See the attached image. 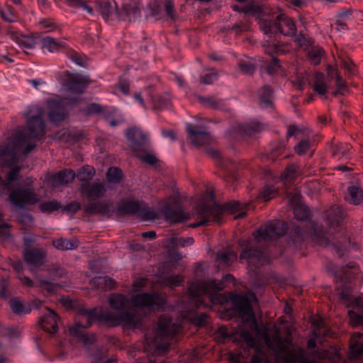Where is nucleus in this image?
<instances>
[{
    "instance_id": "1",
    "label": "nucleus",
    "mask_w": 363,
    "mask_h": 363,
    "mask_svg": "<svg viewBox=\"0 0 363 363\" xmlns=\"http://www.w3.org/2000/svg\"><path fill=\"white\" fill-rule=\"evenodd\" d=\"M232 302L242 322L249 323L251 328L257 332L268 347L276 353L283 354V360L285 363H316V359H322L328 356V352L326 350L318 349L307 354L301 347L290 348L291 341L289 338H282L278 330H272L265 326L259 327L250 301L245 295L233 296Z\"/></svg>"
},
{
    "instance_id": "2",
    "label": "nucleus",
    "mask_w": 363,
    "mask_h": 363,
    "mask_svg": "<svg viewBox=\"0 0 363 363\" xmlns=\"http://www.w3.org/2000/svg\"><path fill=\"white\" fill-rule=\"evenodd\" d=\"M43 116V111L40 107L37 106H30L28 112L25 113L29 134L26 135L21 131L16 133L12 141L1 150L0 156L3 157L8 155L11 157V160L15 162L18 151L24 146L25 149L23 154L27 155L29 153L36 145L35 143H30V140L31 139H40L45 133Z\"/></svg>"
},
{
    "instance_id": "3",
    "label": "nucleus",
    "mask_w": 363,
    "mask_h": 363,
    "mask_svg": "<svg viewBox=\"0 0 363 363\" xmlns=\"http://www.w3.org/2000/svg\"><path fill=\"white\" fill-rule=\"evenodd\" d=\"M287 225L281 220L269 222L260 228L253 235L254 240L247 241L242 244V250L240 259H246L250 265L259 267L269 262L270 258L265 252L257 250V245L262 240H274L283 236L287 230Z\"/></svg>"
},
{
    "instance_id": "4",
    "label": "nucleus",
    "mask_w": 363,
    "mask_h": 363,
    "mask_svg": "<svg viewBox=\"0 0 363 363\" xmlns=\"http://www.w3.org/2000/svg\"><path fill=\"white\" fill-rule=\"evenodd\" d=\"M358 273V269L353 262H350L342 267L339 272L337 289L340 290V299L347 306L352 307V310L348 311L350 323L353 325H358L363 323V298H354L352 296V287L349 281L354 274Z\"/></svg>"
},
{
    "instance_id": "5",
    "label": "nucleus",
    "mask_w": 363,
    "mask_h": 363,
    "mask_svg": "<svg viewBox=\"0 0 363 363\" xmlns=\"http://www.w3.org/2000/svg\"><path fill=\"white\" fill-rule=\"evenodd\" d=\"M251 11L253 14H259V28L265 35L271 37L278 33L286 36H293L296 34L295 23L285 14L274 16L269 8L262 6H248L244 9L245 13Z\"/></svg>"
},
{
    "instance_id": "6",
    "label": "nucleus",
    "mask_w": 363,
    "mask_h": 363,
    "mask_svg": "<svg viewBox=\"0 0 363 363\" xmlns=\"http://www.w3.org/2000/svg\"><path fill=\"white\" fill-rule=\"evenodd\" d=\"M242 204L237 201H230L224 206L216 203L214 196L211 193H207L204 197L199 201L195 208L197 218L199 221L191 224L190 228H196L201 225H206L211 220V218L216 223H219V216L225 210L239 211Z\"/></svg>"
},
{
    "instance_id": "7",
    "label": "nucleus",
    "mask_w": 363,
    "mask_h": 363,
    "mask_svg": "<svg viewBox=\"0 0 363 363\" xmlns=\"http://www.w3.org/2000/svg\"><path fill=\"white\" fill-rule=\"evenodd\" d=\"M111 307L118 313L108 310L100 311V318L113 324H123L128 327H136L140 322V317L132 312L124 311L130 306V300L122 294H112L108 299Z\"/></svg>"
},
{
    "instance_id": "8",
    "label": "nucleus",
    "mask_w": 363,
    "mask_h": 363,
    "mask_svg": "<svg viewBox=\"0 0 363 363\" xmlns=\"http://www.w3.org/2000/svg\"><path fill=\"white\" fill-rule=\"evenodd\" d=\"M180 325L173 323L172 319L167 315L160 316L155 325L152 337H146V340L155 350L164 351L170 344L174 334L179 332Z\"/></svg>"
},
{
    "instance_id": "9",
    "label": "nucleus",
    "mask_w": 363,
    "mask_h": 363,
    "mask_svg": "<svg viewBox=\"0 0 363 363\" xmlns=\"http://www.w3.org/2000/svg\"><path fill=\"white\" fill-rule=\"evenodd\" d=\"M118 211L121 214L137 215L143 220H153L157 213L147 208L143 202L135 200H123L118 204Z\"/></svg>"
},
{
    "instance_id": "10",
    "label": "nucleus",
    "mask_w": 363,
    "mask_h": 363,
    "mask_svg": "<svg viewBox=\"0 0 363 363\" xmlns=\"http://www.w3.org/2000/svg\"><path fill=\"white\" fill-rule=\"evenodd\" d=\"M224 288V283L220 280H196L191 284L189 291L191 299L194 300L211 292L222 291Z\"/></svg>"
},
{
    "instance_id": "11",
    "label": "nucleus",
    "mask_w": 363,
    "mask_h": 363,
    "mask_svg": "<svg viewBox=\"0 0 363 363\" xmlns=\"http://www.w3.org/2000/svg\"><path fill=\"white\" fill-rule=\"evenodd\" d=\"M9 201L16 206L24 208L26 205L36 203L38 199L37 194L32 189H17L11 192Z\"/></svg>"
},
{
    "instance_id": "12",
    "label": "nucleus",
    "mask_w": 363,
    "mask_h": 363,
    "mask_svg": "<svg viewBox=\"0 0 363 363\" xmlns=\"http://www.w3.org/2000/svg\"><path fill=\"white\" fill-rule=\"evenodd\" d=\"M126 138L130 142L133 152H145L147 150L148 135L139 128H130L126 130Z\"/></svg>"
},
{
    "instance_id": "13",
    "label": "nucleus",
    "mask_w": 363,
    "mask_h": 363,
    "mask_svg": "<svg viewBox=\"0 0 363 363\" xmlns=\"http://www.w3.org/2000/svg\"><path fill=\"white\" fill-rule=\"evenodd\" d=\"M186 130L191 143L196 147L211 144L213 140L209 132L201 130L198 126L188 123Z\"/></svg>"
},
{
    "instance_id": "14",
    "label": "nucleus",
    "mask_w": 363,
    "mask_h": 363,
    "mask_svg": "<svg viewBox=\"0 0 363 363\" xmlns=\"http://www.w3.org/2000/svg\"><path fill=\"white\" fill-rule=\"evenodd\" d=\"M23 255L25 262L31 267H40L45 263L46 251L43 248L26 247Z\"/></svg>"
},
{
    "instance_id": "15",
    "label": "nucleus",
    "mask_w": 363,
    "mask_h": 363,
    "mask_svg": "<svg viewBox=\"0 0 363 363\" xmlns=\"http://www.w3.org/2000/svg\"><path fill=\"white\" fill-rule=\"evenodd\" d=\"M218 334L223 338L232 336L233 341L240 340L244 342L250 347H253L255 345L252 335L247 330L243 329L242 326L235 328L233 332H229L227 328L221 327L218 329Z\"/></svg>"
},
{
    "instance_id": "16",
    "label": "nucleus",
    "mask_w": 363,
    "mask_h": 363,
    "mask_svg": "<svg viewBox=\"0 0 363 363\" xmlns=\"http://www.w3.org/2000/svg\"><path fill=\"white\" fill-rule=\"evenodd\" d=\"M97 318H100V313H98L96 308L91 309L82 308L77 313L74 328L80 330L89 328Z\"/></svg>"
},
{
    "instance_id": "17",
    "label": "nucleus",
    "mask_w": 363,
    "mask_h": 363,
    "mask_svg": "<svg viewBox=\"0 0 363 363\" xmlns=\"http://www.w3.org/2000/svg\"><path fill=\"white\" fill-rule=\"evenodd\" d=\"M161 213L166 220L172 223L184 222L191 218L189 213L179 208L174 209L167 203L161 208Z\"/></svg>"
},
{
    "instance_id": "18",
    "label": "nucleus",
    "mask_w": 363,
    "mask_h": 363,
    "mask_svg": "<svg viewBox=\"0 0 363 363\" xmlns=\"http://www.w3.org/2000/svg\"><path fill=\"white\" fill-rule=\"evenodd\" d=\"M67 76V86L69 91L77 94H82L87 85L91 82L87 77L78 74L68 73Z\"/></svg>"
},
{
    "instance_id": "19",
    "label": "nucleus",
    "mask_w": 363,
    "mask_h": 363,
    "mask_svg": "<svg viewBox=\"0 0 363 363\" xmlns=\"http://www.w3.org/2000/svg\"><path fill=\"white\" fill-rule=\"evenodd\" d=\"M82 194L89 201L104 196L106 191L105 184L99 182L85 183L80 187Z\"/></svg>"
},
{
    "instance_id": "20",
    "label": "nucleus",
    "mask_w": 363,
    "mask_h": 363,
    "mask_svg": "<svg viewBox=\"0 0 363 363\" xmlns=\"http://www.w3.org/2000/svg\"><path fill=\"white\" fill-rule=\"evenodd\" d=\"M162 298L157 294H140L132 297V304L135 307L143 308L160 305Z\"/></svg>"
},
{
    "instance_id": "21",
    "label": "nucleus",
    "mask_w": 363,
    "mask_h": 363,
    "mask_svg": "<svg viewBox=\"0 0 363 363\" xmlns=\"http://www.w3.org/2000/svg\"><path fill=\"white\" fill-rule=\"evenodd\" d=\"M49 103L50 108L49 113L50 121L53 123H59L62 121L67 116V112L64 105L68 104L69 102L66 101L65 99L61 101L52 100ZM74 103V101L70 102V104Z\"/></svg>"
},
{
    "instance_id": "22",
    "label": "nucleus",
    "mask_w": 363,
    "mask_h": 363,
    "mask_svg": "<svg viewBox=\"0 0 363 363\" xmlns=\"http://www.w3.org/2000/svg\"><path fill=\"white\" fill-rule=\"evenodd\" d=\"M9 35L23 50L26 55L30 54L29 50L34 49L35 46V38L32 36L23 35L17 31L9 32Z\"/></svg>"
},
{
    "instance_id": "23",
    "label": "nucleus",
    "mask_w": 363,
    "mask_h": 363,
    "mask_svg": "<svg viewBox=\"0 0 363 363\" xmlns=\"http://www.w3.org/2000/svg\"><path fill=\"white\" fill-rule=\"evenodd\" d=\"M40 325L44 330L50 333H55L58 329L57 315L55 311L50 309L41 318Z\"/></svg>"
},
{
    "instance_id": "24",
    "label": "nucleus",
    "mask_w": 363,
    "mask_h": 363,
    "mask_svg": "<svg viewBox=\"0 0 363 363\" xmlns=\"http://www.w3.org/2000/svg\"><path fill=\"white\" fill-rule=\"evenodd\" d=\"M140 16V9L135 2L125 4L121 12L118 13L121 20L133 21Z\"/></svg>"
},
{
    "instance_id": "25",
    "label": "nucleus",
    "mask_w": 363,
    "mask_h": 363,
    "mask_svg": "<svg viewBox=\"0 0 363 363\" xmlns=\"http://www.w3.org/2000/svg\"><path fill=\"white\" fill-rule=\"evenodd\" d=\"M345 216V213L339 205H334L326 212L328 223L333 228L339 225Z\"/></svg>"
},
{
    "instance_id": "26",
    "label": "nucleus",
    "mask_w": 363,
    "mask_h": 363,
    "mask_svg": "<svg viewBox=\"0 0 363 363\" xmlns=\"http://www.w3.org/2000/svg\"><path fill=\"white\" fill-rule=\"evenodd\" d=\"M41 48L46 50L49 52H57L65 47L64 43L57 38L45 36L40 39Z\"/></svg>"
},
{
    "instance_id": "27",
    "label": "nucleus",
    "mask_w": 363,
    "mask_h": 363,
    "mask_svg": "<svg viewBox=\"0 0 363 363\" xmlns=\"http://www.w3.org/2000/svg\"><path fill=\"white\" fill-rule=\"evenodd\" d=\"M96 10L106 19H109L114 15L118 16V13L116 11V5L113 6L109 1L100 0L97 1Z\"/></svg>"
},
{
    "instance_id": "28",
    "label": "nucleus",
    "mask_w": 363,
    "mask_h": 363,
    "mask_svg": "<svg viewBox=\"0 0 363 363\" xmlns=\"http://www.w3.org/2000/svg\"><path fill=\"white\" fill-rule=\"evenodd\" d=\"M75 177V173L72 170H62L52 177L54 186L66 185L72 182Z\"/></svg>"
},
{
    "instance_id": "29",
    "label": "nucleus",
    "mask_w": 363,
    "mask_h": 363,
    "mask_svg": "<svg viewBox=\"0 0 363 363\" xmlns=\"http://www.w3.org/2000/svg\"><path fill=\"white\" fill-rule=\"evenodd\" d=\"M345 199L350 203L359 205L363 201V190L357 186H352L347 188V195Z\"/></svg>"
},
{
    "instance_id": "30",
    "label": "nucleus",
    "mask_w": 363,
    "mask_h": 363,
    "mask_svg": "<svg viewBox=\"0 0 363 363\" xmlns=\"http://www.w3.org/2000/svg\"><path fill=\"white\" fill-rule=\"evenodd\" d=\"M350 348V355L352 358H357L363 354V335L362 334L354 335Z\"/></svg>"
},
{
    "instance_id": "31",
    "label": "nucleus",
    "mask_w": 363,
    "mask_h": 363,
    "mask_svg": "<svg viewBox=\"0 0 363 363\" xmlns=\"http://www.w3.org/2000/svg\"><path fill=\"white\" fill-rule=\"evenodd\" d=\"M313 89L320 95H324L328 92V85L323 73H315L313 83Z\"/></svg>"
},
{
    "instance_id": "32",
    "label": "nucleus",
    "mask_w": 363,
    "mask_h": 363,
    "mask_svg": "<svg viewBox=\"0 0 363 363\" xmlns=\"http://www.w3.org/2000/svg\"><path fill=\"white\" fill-rule=\"evenodd\" d=\"M108 203L104 201L90 202L85 208V211L89 214L105 215L109 212Z\"/></svg>"
},
{
    "instance_id": "33",
    "label": "nucleus",
    "mask_w": 363,
    "mask_h": 363,
    "mask_svg": "<svg viewBox=\"0 0 363 363\" xmlns=\"http://www.w3.org/2000/svg\"><path fill=\"white\" fill-rule=\"evenodd\" d=\"M272 89L269 86L265 85L259 91V104L262 108H272Z\"/></svg>"
},
{
    "instance_id": "34",
    "label": "nucleus",
    "mask_w": 363,
    "mask_h": 363,
    "mask_svg": "<svg viewBox=\"0 0 363 363\" xmlns=\"http://www.w3.org/2000/svg\"><path fill=\"white\" fill-rule=\"evenodd\" d=\"M53 246L59 250H69L77 247L78 242L76 239L67 240L58 238L52 241Z\"/></svg>"
},
{
    "instance_id": "35",
    "label": "nucleus",
    "mask_w": 363,
    "mask_h": 363,
    "mask_svg": "<svg viewBox=\"0 0 363 363\" xmlns=\"http://www.w3.org/2000/svg\"><path fill=\"white\" fill-rule=\"evenodd\" d=\"M199 100L206 107L213 109L225 110V103L223 100L214 97H199Z\"/></svg>"
},
{
    "instance_id": "36",
    "label": "nucleus",
    "mask_w": 363,
    "mask_h": 363,
    "mask_svg": "<svg viewBox=\"0 0 363 363\" xmlns=\"http://www.w3.org/2000/svg\"><path fill=\"white\" fill-rule=\"evenodd\" d=\"M160 282L166 286L174 288L183 282V277L181 275H165L160 277Z\"/></svg>"
},
{
    "instance_id": "37",
    "label": "nucleus",
    "mask_w": 363,
    "mask_h": 363,
    "mask_svg": "<svg viewBox=\"0 0 363 363\" xmlns=\"http://www.w3.org/2000/svg\"><path fill=\"white\" fill-rule=\"evenodd\" d=\"M217 257L224 264L229 265L237 259V254L230 248H227L218 251Z\"/></svg>"
},
{
    "instance_id": "38",
    "label": "nucleus",
    "mask_w": 363,
    "mask_h": 363,
    "mask_svg": "<svg viewBox=\"0 0 363 363\" xmlns=\"http://www.w3.org/2000/svg\"><path fill=\"white\" fill-rule=\"evenodd\" d=\"M70 333L77 337L86 345H91L95 340V336L94 335H88L85 333L83 330L77 328H71Z\"/></svg>"
},
{
    "instance_id": "39",
    "label": "nucleus",
    "mask_w": 363,
    "mask_h": 363,
    "mask_svg": "<svg viewBox=\"0 0 363 363\" xmlns=\"http://www.w3.org/2000/svg\"><path fill=\"white\" fill-rule=\"evenodd\" d=\"M94 174V167L86 165L80 169L75 176L79 181L87 182L91 179Z\"/></svg>"
},
{
    "instance_id": "40",
    "label": "nucleus",
    "mask_w": 363,
    "mask_h": 363,
    "mask_svg": "<svg viewBox=\"0 0 363 363\" xmlns=\"http://www.w3.org/2000/svg\"><path fill=\"white\" fill-rule=\"evenodd\" d=\"M93 283L101 289H112L115 286V281L108 277H99L93 279Z\"/></svg>"
},
{
    "instance_id": "41",
    "label": "nucleus",
    "mask_w": 363,
    "mask_h": 363,
    "mask_svg": "<svg viewBox=\"0 0 363 363\" xmlns=\"http://www.w3.org/2000/svg\"><path fill=\"white\" fill-rule=\"evenodd\" d=\"M238 65L240 72L244 74L251 75L255 71V64L248 59L240 60Z\"/></svg>"
},
{
    "instance_id": "42",
    "label": "nucleus",
    "mask_w": 363,
    "mask_h": 363,
    "mask_svg": "<svg viewBox=\"0 0 363 363\" xmlns=\"http://www.w3.org/2000/svg\"><path fill=\"white\" fill-rule=\"evenodd\" d=\"M194 239L192 238L172 237L169 239L168 243L174 247H186L192 245Z\"/></svg>"
},
{
    "instance_id": "43",
    "label": "nucleus",
    "mask_w": 363,
    "mask_h": 363,
    "mask_svg": "<svg viewBox=\"0 0 363 363\" xmlns=\"http://www.w3.org/2000/svg\"><path fill=\"white\" fill-rule=\"evenodd\" d=\"M278 194V189L272 185H265L259 193V196L265 201L271 200L277 196Z\"/></svg>"
},
{
    "instance_id": "44",
    "label": "nucleus",
    "mask_w": 363,
    "mask_h": 363,
    "mask_svg": "<svg viewBox=\"0 0 363 363\" xmlns=\"http://www.w3.org/2000/svg\"><path fill=\"white\" fill-rule=\"evenodd\" d=\"M122 177V172L116 167H110L106 173L107 180L113 184L118 183Z\"/></svg>"
},
{
    "instance_id": "45",
    "label": "nucleus",
    "mask_w": 363,
    "mask_h": 363,
    "mask_svg": "<svg viewBox=\"0 0 363 363\" xmlns=\"http://www.w3.org/2000/svg\"><path fill=\"white\" fill-rule=\"evenodd\" d=\"M295 218L298 220H305L309 216L308 207L304 205H296L294 208Z\"/></svg>"
},
{
    "instance_id": "46",
    "label": "nucleus",
    "mask_w": 363,
    "mask_h": 363,
    "mask_svg": "<svg viewBox=\"0 0 363 363\" xmlns=\"http://www.w3.org/2000/svg\"><path fill=\"white\" fill-rule=\"evenodd\" d=\"M323 53V50L319 47H313L308 51V55L312 63L318 65L320 62V58Z\"/></svg>"
},
{
    "instance_id": "47",
    "label": "nucleus",
    "mask_w": 363,
    "mask_h": 363,
    "mask_svg": "<svg viewBox=\"0 0 363 363\" xmlns=\"http://www.w3.org/2000/svg\"><path fill=\"white\" fill-rule=\"evenodd\" d=\"M39 26L46 33L54 32L59 29L57 25L50 18H43L39 21Z\"/></svg>"
},
{
    "instance_id": "48",
    "label": "nucleus",
    "mask_w": 363,
    "mask_h": 363,
    "mask_svg": "<svg viewBox=\"0 0 363 363\" xmlns=\"http://www.w3.org/2000/svg\"><path fill=\"white\" fill-rule=\"evenodd\" d=\"M137 157H139L143 162L154 165L157 163V159L152 153L147 152V150L145 152H135Z\"/></svg>"
},
{
    "instance_id": "49",
    "label": "nucleus",
    "mask_w": 363,
    "mask_h": 363,
    "mask_svg": "<svg viewBox=\"0 0 363 363\" xmlns=\"http://www.w3.org/2000/svg\"><path fill=\"white\" fill-rule=\"evenodd\" d=\"M262 129V125L259 122L252 121L246 123L243 126V131L245 134L251 135L255 133L259 132Z\"/></svg>"
},
{
    "instance_id": "50",
    "label": "nucleus",
    "mask_w": 363,
    "mask_h": 363,
    "mask_svg": "<svg viewBox=\"0 0 363 363\" xmlns=\"http://www.w3.org/2000/svg\"><path fill=\"white\" fill-rule=\"evenodd\" d=\"M60 207V203L55 201L45 202L40 205L41 211L46 213H51L55 210H58Z\"/></svg>"
},
{
    "instance_id": "51",
    "label": "nucleus",
    "mask_w": 363,
    "mask_h": 363,
    "mask_svg": "<svg viewBox=\"0 0 363 363\" xmlns=\"http://www.w3.org/2000/svg\"><path fill=\"white\" fill-rule=\"evenodd\" d=\"M0 333L1 335L5 336L6 337L13 338L17 337L19 335L20 332L16 328L6 327L1 329Z\"/></svg>"
},
{
    "instance_id": "52",
    "label": "nucleus",
    "mask_w": 363,
    "mask_h": 363,
    "mask_svg": "<svg viewBox=\"0 0 363 363\" xmlns=\"http://www.w3.org/2000/svg\"><path fill=\"white\" fill-rule=\"evenodd\" d=\"M67 57L77 65L81 67H85L84 58L79 53L74 51H70L67 53Z\"/></svg>"
},
{
    "instance_id": "53",
    "label": "nucleus",
    "mask_w": 363,
    "mask_h": 363,
    "mask_svg": "<svg viewBox=\"0 0 363 363\" xmlns=\"http://www.w3.org/2000/svg\"><path fill=\"white\" fill-rule=\"evenodd\" d=\"M35 279V286L43 288L48 291H54L55 287L50 281L47 279H40L38 277H37Z\"/></svg>"
},
{
    "instance_id": "54",
    "label": "nucleus",
    "mask_w": 363,
    "mask_h": 363,
    "mask_svg": "<svg viewBox=\"0 0 363 363\" xmlns=\"http://www.w3.org/2000/svg\"><path fill=\"white\" fill-rule=\"evenodd\" d=\"M350 150L348 145H340L336 146L333 150V156L337 157L339 159L345 156Z\"/></svg>"
},
{
    "instance_id": "55",
    "label": "nucleus",
    "mask_w": 363,
    "mask_h": 363,
    "mask_svg": "<svg viewBox=\"0 0 363 363\" xmlns=\"http://www.w3.org/2000/svg\"><path fill=\"white\" fill-rule=\"evenodd\" d=\"M10 307L12 311L16 314H20L23 311V303L17 298H13L10 301Z\"/></svg>"
},
{
    "instance_id": "56",
    "label": "nucleus",
    "mask_w": 363,
    "mask_h": 363,
    "mask_svg": "<svg viewBox=\"0 0 363 363\" xmlns=\"http://www.w3.org/2000/svg\"><path fill=\"white\" fill-rule=\"evenodd\" d=\"M279 60L277 58H273L272 60L266 65L265 70L268 74L272 75L279 69Z\"/></svg>"
},
{
    "instance_id": "57",
    "label": "nucleus",
    "mask_w": 363,
    "mask_h": 363,
    "mask_svg": "<svg viewBox=\"0 0 363 363\" xmlns=\"http://www.w3.org/2000/svg\"><path fill=\"white\" fill-rule=\"evenodd\" d=\"M2 18L7 22H14L16 16L11 7H8L6 11H1Z\"/></svg>"
},
{
    "instance_id": "58",
    "label": "nucleus",
    "mask_w": 363,
    "mask_h": 363,
    "mask_svg": "<svg viewBox=\"0 0 363 363\" xmlns=\"http://www.w3.org/2000/svg\"><path fill=\"white\" fill-rule=\"evenodd\" d=\"M70 5L75 7H80L87 11L90 14H93V9L91 6L86 4L80 0H68Z\"/></svg>"
},
{
    "instance_id": "59",
    "label": "nucleus",
    "mask_w": 363,
    "mask_h": 363,
    "mask_svg": "<svg viewBox=\"0 0 363 363\" xmlns=\"http://www.w3.org/2000/svg\"><path fill=\"white\" fill-rule=\"evenodd\" d=\"M9 282L6 279H2L0 283V298L6 299L9 295L10 292L8 291Z\"/></svg>"
},
{
    "instance_id": "60",
    "label": "nucleus",
    "mask_w": 363,
    "mask_h": 363,
    "mask_svg": "<svg viewBox=\"0 0 363 363\" xmlns=\"http://www.w3.org/2000/svg\"><path fill=\"white\" fill-rule=\"evenodd\" d=\"M328 329L325 328L323 325V323L320 321L318 323L317 326L314 329L313 333L315 337H325L328 334Z\"/></svg>"
},
{
    "instance_id": "61",
    "label": "nucleus",
    "mask_w": 363,
    "mask_h": 363,
    "mask_svg": "<svg viewBox=\"0 0 363 363\" xmlns=\"http://www.w3.org/2000/svg\"><path fill=\"white\" fill-rule=\"evenodd\" d=\"M218 79V74L216 72L206 74L201 77V82L205 84H211Z\"/></svg>"
},
{
    "instance_id": "62",
    "label": "nucleus",
    "mask_w": 363,
    "mask_h": 363,
    "mask_svg": "<svg viewBox=\"0 0 363 363\" xmlns=\"http://www.w3.org/2000/svg\"><path fill=\"white\" fill-rule=\"evenodd\" d=\"M309 147V143L306 140L301 141L296 147L295 152L299 155H301L306 152Z\"/></svg>"
},
{
    "instance_id": "63",
    "label": "nucleus",
    "mask_w": 363,
    "mask_h": 363,
    "mask_svg": "<svg viewBox=\"0 0 363 363\" xmlns=\"http://www.w3.org/2000/svg\"><path fill=\"white\" fill-rule=\"evenodd\" d=\"M20 167H13L7 174V180L9 182H16L18 179V174L20 172Z\"/></svg>"
},
{
    "instance_id": "64",
    "label": "nucleus",
    "mask_w": 363,
    "mask_h": 363,
    "mask_svg": "<svg viewBox=\"0 0 363 363\" xmlns=\"http://www.w3.org/2000/svg\"><path fill=\"white\" fill-rule=\"evenodd\" d=\"M18 280L21 282V284L23 286H28V287H33L35 286V282H34L29 277L24 276L21 274H20L18 276Z\"/></svg>"
}]
</instances>
